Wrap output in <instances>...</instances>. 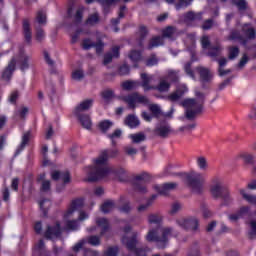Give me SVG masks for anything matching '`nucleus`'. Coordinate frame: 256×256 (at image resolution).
I'll return each instance as SVG.
<instances>
[{
	"label": "nucleus",
	"mask_w": 256,
	"mask_h": 256,
	"mask_svg": "<svg viewBox=\"0 0 256 256\" xmlns=\"http://www.w3.org/2000/svg\"><path fill=\"white\" fill-rule=\"evenodd\" d=\"M118 153L117 149L104 150L94 161V166L87 168V181H99V179H105V177L115 173V170L107 165V161L110 158L117 157Z\"/></svg>",
	"instance_id": "1"
},
{
	"label": "nucleus",
	"mask_w": 256,
	"mask_h": 256,
	"mask_svg": "<svg viewBox=\"0 0 256 256\" xmlns=\"http://www.w3.org/2000/svg\"><path fill=\"white\" fill-rule=\"evenodd\" d=\"M84 201L81 198L73 200L64 214V220L66 221V229L70 231H77L79 229V221H85L89 219V214L81 211Z\"/></svg>",
	"instance_id": "2"
},
{
	"label": "nucleus",
	"mask_w": 256,
	"mask_h": 256,
	"mask_svg": "<svg viewBox=\"0 0 256 256\" xmlns=\"http://www.w3.org/2000/svg\"><path fill=\"white\" fill-rule=\"evenodd\" d=\"M171 237H177L175 228L169 226L163 227L161 229V235H159V228H153L148 231L146 241L149 243H157L158 249H165Z\"/></svg>",
	"instance_id": "3"
},
{
	"label": "nucleus",
	"mask_w": 256,
	"mask_h": 256,
	"mask_svg": "<svg viewBox=\"0 0 256 256\" xmlns=\"http://www.w3.org/2000/svg\"><path fill=\"white\" fill-rule=\"evenodd\" d=\"M196 98H186L180 104L185 109L186 118L189 121H193L201 111H203V103L205 101V95L203 93L196 91Z\"/></svg>",
	"instance_id": "4"
},
{
	"label": "nucleus",
	"mask_w": 256,
	"mask_h": 256,
	"mask_svg": "<svg viewBox=\"0 0 256 256\" xmlns=\"http://www.w3.org/2000/svg\"><path fill=\"white\" fill-rule=\"evenodd\" d=\"M141 87L145 92L147 91H158V93H169L171 89V82L167 78L161 77L157 85H151L153 83L154 76L149 74H141Z\"/></svg>",
	"instance_id": "5"
},
{
	"label": "nucleus",
	"mask_w": 256,
	"mask_h": 256,
	"mask_svg": "<svg viewBox=\"0 0 256 256\" xmlns=\"http://www.w3.org/2000/svg\"><path fill=\"white\" fill-rule=\"evenodd\" d=\"M228 39L229 41H237L240 45H244L245 47L249 41L256 39L255 27L249 23L243 24L241 31L232 30Z\"/></svg>",
	"instance_id": "6"
},
{
	"label": "nucleus",
	"mask_w": 256,
	"mask_h": 256,
	"mask_svg": "<svg viewBox=\"0 0 256 256\" xmlns=\"http://www.w3.org/2000/svg\"><path fill=\"white\" fill-rule=\"evenodd\" d=\"M124 236L122 237V243L128 249V251H132L136 256H147V252L150 251L149 248H136L137 247V237H139V233L132 232L131 227L127 225L124 229ZM129 233H131L129 237Z\"/></svg>",
	"instance_id": "7"
},
{
	"label": "nucleus",
	"mask_w": 256,
	"mask_h": 256,
	"mask_svg": "<svg viewBox=\"0 0 256 256\" xmlns=\"http://www.w3.org/2000/svg\"><path fill=\"white\" fill-rule=\"evenodd\" d=\"M91 107H93V99H87L76 106L74 110V115L78 118L82 127L88 130L93 127V122L91 121V117L84 113L85 111H89Z\"/></svg>",
	"instance_id": "8"
},
{
	"label": "nucleus",
	"mask_w": 256,
	"mask_h": 256,
	"mask_svg": "<svg viewBox=\"0 0 256 256\" xmlns=\"http://www.w3.org/2000/svg\"><path fill=\"white\" fill-rule=\"evenodd\" d=\"M186 182L193 193H203L205 176L201 172L192 171L186 174Z\"/></svg>",
	"instance_id": "9"
},
{
	"label": "nucleus",
	"mask_w": 256,
	"mask_h": 256,
	"mask_svg": "<svg viewBox=\"0 0 256 256\" xmlns=\"http://www.w3.org/2000/svg\"><path fill=\"white\" fill-rule=\"evenodd\" d=\"M210 191L211 195L214 196L215 199H223L226 205H229V203H231V195L229 194V190L223 187L221 180L215 179L210 188Z\"/></svg>",
	"instance_id": "10"
},
{
	"label": "nucleus",
	"mask_w": 256,
	"mask_h": 256,
	"mask_svg": "<svg viewBox=\"0 0 256 256\" xmlns=\"http://www.w3.org/2000/svg\"><path fill=\"white\" fill-rule=\"evenodd\" d=\"M176 225L185 231H197L199 229V220L196 217L178 218Z\"/></svg>",
	"instance_id": "11"
},
{
	"label": "nucleus",
	"mask_w": 256,
	"mask_h": 256,
	"mask_svg": "<svg viewBox=\"0 0 256 256\" xmlns=\"http://www.w3.org/2000/svg\"><path fill=\"white\" fill-rule=\"evenodd\" d=\"M124 101L128 104L130 109H135V107H137V103H142V105H149V98L137 93L126 96Z\"/></svg>",
	"instance_id": "12"
},
{
	"label": "nucleus",
	"mask_w": 256,
	"mask_h": 256,
	"mask_svg": "<svg viewBox=\"0 0 256 256\" xmlns=\"http://www.w3.org/2000/svg\"><path fill=\"white\" fill-rule=\"evenodd\" d=\"M186 93H189V88L185 84H180L177 86L175 92L168 95L167 99L168 101L175 103V101H179L183 95H186Z\"/></svg>",
	"instance_id": "13"
},
{
	"label": "nucleus",
	"mask_w": 256,
	"mask_h": 256,
	"mask_svg": "<svg viewBox=\"0 0 256 256\" xmlns=\"http://www.w3.org/2000/svg\"><path fill=\"white\" fill-rule=\"evenodd\" d=\"M154 189L159 195H167L168 193H171V191L177 189V183L169 182L162 185L156 184L154 185Z\"/></svg>",
	"instance_id": "14"
},
{
	"label": "nucleus",
	"mask_w": 256,
	"mask_h": 256,
	"mask_svg": "<svg viewBox=\"0 0 256 256\" xmlns=\"http://www.w3.org/2000/svg\"><path fill=\"white\" fill-rule=\"evenodd\" d=\"M135 180L138 182L135 186L136 191H138L139 193H147V187H145V185L141 184L140 182L147 183V181L149 180V174L142 173L140 175H137Z\"/></svg>",
	"instance_id": "15"
},
{
	"label": "nucleus",
	"mask_w": 256,
	"mask_h": 256,
	"mask_svg": "<svg viewBox=\"0 0 256 256\" xmlns=\"http://www.w3.org/2000/svg\"><path fill=\"white\" fill-rule=\"evenodd\" d=\"M179 30L175 28V26H167L166 28L162 29V39H170L174 41L179 37Z\"/></svg>",
	"instance_id": "16"
},
{
	"label": "nucleus",
	"mask_w": 256,
	"mask_h": 256,
	"mask_svg": "<svg viewBox=\"0 0 256 256\" xmlns=\"http://www.w3.org/2000/svg\"><path fill=\"white\" fill-rule=\"evenodd\" d=\"M51 178L53 179V181H62L64 184L71 182V174H69V171H54L51 173Z\"/></svg>",
	"instance_id": "17"
},
{
	"label": "nucleus",
	"mask_w": 256,
	"mask_h": 256,
	"mask_svg": "<svg viewBox=\"0 0 256 256\" xmlns=\"http://www.w3.org/2000/svg\"><path fill=\"white\" fill-rule=\"evenodd\" d=\"M45 237L46 239H57L61 237V225L57 223L55 227L49 226L45 232Z\"/></svg>",
	"instance_id": "18"
},
{
	"label": "nucleus",
	"mask_w": 256,
	"mask_h": 256,
	"mask_svg": "<svg viewBox=\"0 0 256 256\" xmlns=\"http://www.w3.org/2000/svg\"><path fill=\"white\" fill-rule=\"evenodd\" d=\"M29 61H31V57L26 55L23 50H20L18 56V63L20 65L21 71H26V69H29Z\"/></svg>",
	"instance_id": "19"
},
{
	"label": "nucleus",
	"mask_w": 256,
	"mask_h": 256,
	"mask_svg": "<svg viewBox=\"0 0 256 256\" xmlns=\"http://www.w3.org/2000/svg\"><path fill=\"white\" fill-rule=\"evenodd\" d=\"M198 73L200 75V80L202 83H209L213 79V72L207 68L199 67Z\"/></svg>",
	"instance_id": "20"
},
{
	"label": "nucleus",
	"mask_w": 256,
	"mask_h": 256,
	"mask_svg": "<svg viewBox=\"0 0 256 256\" xmlns=\"http://www.w3.org/2000/svg\"><path fill=\"white\" fill-rule=\"evenodd\" d=\"M171 133V126L169 124H159L155 128V134L160 137H169Z\"/></svg>",
	"instance_id": "21"
},
{
	"label": "nucleus",
	"mask_w": 256,
	"mask_h": 256,
	"mask_svg": "<svg viewBox=\"0 0 256 256\" xmlns=\"http://www.w3.org/2000/svg\"><path fill=\"white\" fill-rule=\"evenodd\" d=\"M203 13H195V12H188L183 15V21L184 23H193V21H201Z\"/></svg>",
	"instance_id": "22"
},
{
	"label": "nucleus",
	"mask_w": 256,
	"mask_h": 256,
	"mask_svg": "<svg viewBox=\"0 0 256 256\" xmlns=\"http://www.w3.org/2000/svg\"><path fill=\"white\" fill-rule=\"evenodd\" d=\"M15 65H17V60L13 58L10 63L8 64L7 68L2 73V78L6 81L11 79V75H13V71H15Z\"/></svg>",
	"instance_id": "23"
},
{
	"label": "nucleus",
	"mask_w": 256,
	"mask_h": 256,
	"mask_svg": "<svg viewBox=\"0 0 256 256\" xmlns=\"http://www.w3.org/2000/svg\"><path fill=\"white\" fill-rule=\"evenodd\" d=\"M119 46H114L111 52L105 54L104 56V65H109L113 59H118L119 57Z\"/></svg>",
	"instance_id": "24"
},
{
	"label": "nucleus",
	"mask_w": 256,
	"mask_h": 256,
	"mask_svg": "<svg viewBox=\"0 0 256 256\" xmlns=\"http://www.w3.org/2000/svg\"><path fill=\"white\" fill-rule=\"evenodd\" d=\"M34 256H49V253L45 249V242L40 240L34 247L33 251Z\"/></svg>",
	"instance_id": "25"
},
{
	"label": "nucleus",
	"mask_w": 256,
	"mask_h": 256,
	"mask_svg": "<svg viewBox=\"0 0 256 256\" xmlns=\"http://www.w3.org/2000/svg\"><path fill=\"white\" fill-rule=\"evenodd\" d=\"M147 221L149 225H161V223H163V215H161V213L149 214Z\"/></svg>",
	"instance_id": "26"
},
{
	"label": "nucleus",
	"mask_w": 256,
	"mask_h": 256,
	"mask_svg": "<svg viewBox=\"0 0 256 256\" xmlns=\"http://www.w3.org/2000/svg\"><path fill=\"white\" fill-rule=\"evenodd\" d=\"M30 140H31V131H28L23 134L22 142L18 147V149L16 150V155H19V153H21L25 149V147H27V144L29 143Z\"/></svg>",
	"instance_id": "27"
},
{
	"label": "nucleus",
	"mask_w": 256,
	"mask_h": 256,
	"mask_svg": "<svg viewBox=\"0 0 256 256\" xmlns=\"http://www.w3.org/2000/svg\"><path fill=\"white\" fill-rule=\"evenodd\" d=\"M96 223L98 225V227L101 228V232L100 235L103 236L105 233H107L109 231V220L105 219V218H98L96 220Z\"/></svg>",
	"instance_id": "28"
},
{
	"label": "nucleus",
	"mask_w": 256,
	"mask_h": 256,
	"mask_svg": "<svg viewBox=\"0 0 256 256\" xmlns=\"http://www.w3.org/2000/svg\"><path fill=\"white\" fill-rule=\"evenodd\" d=\"M23 31H24L25 41L27 43H31L32 34H31V26L29 24V20L28 19H25L23 21Z\"/></svg>",
	"instance_id": "29"
},
{
	"label": "nucleus",
	"mask_w": 256,
	"mask_h": 256,
	"mask_svg": "<svg viewBox=\"0 0 256 256\" xmlns=\"http://www.w3.org/2000/svg\"><path fill=\"white\" fill-rule=\"evenodd\" d=\"M218 63H219L218 73L220 77H225V75H229V73H231V69H228V70L223 69V67L227 65V58L219 59Z\"/></svg>",
	"instance_id": "30"
},
{
	"label": "nucleus",
	"mask_w": 256,
	"mask_h": 256,
	"mask_svg": "<svg viewBox=\"0 0 256 256\" xmlns=\"http://www.w3.org/2000/svg\"><path fill=\"white\" fill-rule=\"evenodd\" d=\"M196 165L200 171H207V169H209V163L207 162V158L204 156H199L196 158Z\"/></svg>",
	"instance_id": "31"
},
{
	"label": "nucleus",
	"mask_w": 256,
	"mask_h": 256,
	"mask_svg": "<svg viewBox=\"0 0 256 256\" xmlns=\"http://www.w3.org/2000/svg\"><path fill=\"white\" fill-rule=\"evenodd\" d=\"M116 207L115 201L107 200L101 205L102 213H111Z\"/></svg>",
	"instance_id": "32"
},
{
	"label": "nucleus",
	"mask_w": 256,
	"mask_h": 256,
	"mask_svg": "<svg viewBox=\"0 0 256 256\" xmlns=\"http://www.w3.org/2000/svg\"><path fill=\"white\" fill-rule=\"evenodd\" d=\"M96 37L98 39V43L97 44L94 43L93 47H95L96 53L98 55H101L103 53V48L105 47V44L103 42H101L100 39H103V37H105V35L101 34L100 32H96Z\"/></svg>",
	"instance_id": "33"
},
{
	"label": "nucleus",
	"mask_w": 256,
	"mask_h": 256,
	"mask_svg": "<svg viewBox=\"0 0 256 256\" xmlns=\"http://www.w3.org/2000/svg\"><path fill=\"white\" fill-rule=\"evenodd\" d=\"M125 124L128 125L130 129H135V127H139V118L135 115H129L125 120Z\"/></svg>",
	"instance_id": "34"
},
{
	"label": "nucleus",
	"mask_w": 256,
	"mask_h": 256,
	"mask_svg": "<svg viewBox=\"0 0 256 256\" xmlns=\"http://www.w3.org/2000/svg\"><path fill=\"white\" fill-rule=\"evenodd\" d=\"M99 13H94L88 16L85 25H88V27H95L99 23Z\"/></svg>",
	"instance_id": "35"
},
{
	"label": "nucleus",
	"mask_w": 256,
	"mask_h": 256,
	"mask_svg": "<svg viewBox=\"0 0 256 256\" xmlns=\"http://www.w3.org/2000/svg\"><path fill=\"white\" fill-rule=\"evenodd\" d=\"M170 83H175V81H179V70H168L167 76H163Z\"/></svg>",
	"instance_id": "36"
},
{
	"label": "nucleus",
	"mask_w": 256,
	"mask_h": 256,
	"mask_svg": "<svg viewBox=\"0 0 256 256\" xmlns=\"http://www.w3.org/2000/svg\"><path fill=\"white\" fill-rule=\"evenodd\" d=\"M161 45H163V37L156 36L150 40L148 49H155V47H161Z\"/></svg>",
	"instance_id": "37"
},
{
	"label": "nucleus",
	"mask_w": 256,
	"mask_h": 256,
	"mask_svg": "<svg viewBox=\"0 0 256 256\" xmlns=\"http://www.w3.org/2000/svg\"><path fill=\"white\" fill-rule=\"evenodd\" d=\"M39 207L44 215V217L47 215V211L51 207V200L49 199H43L39 201Z\"/></svg>",
	"instance_id": "38"
},
{
	"label": "nucleus",
	"mask_w": 256,
	"mask_h": 256,
	"mask_svg": "<svg viewBox=\"0 0 256 256\" xmlns=\"http://www.w3.org/2000/svg\"><path fill=\"white\" fill-rule=\"evenodd\" d=\"M84 240L86 241V243L92 245L93 247H99V245H101V237L99 236L92 235Z\"/></svg>",
	"instance_id": "39"
},
{
	"label": "nucleus",
	"mask_w": 256,
	"mask_h": 256,
	"mask_svg": "<svg viewBox=\"0 0 256 256\" xmlns=\"http://www.w3.org/2000/svg\"><path fill=\"white\" fill-rule=\"evenodd\" d=\"M139 87V82L137 81H125L122 83V88L125 91H131L133 89H137Z\"/></svg>",
	"instance_id": "40"
},
{
	"label": "nucleus",
	"mask_w": 256,
	"mask_h": 256,
	"mask_svg": "<svg viewBox=\"0 0 256 256\" xmlns=\"http://www.w3.org/2000/svg\"><path fill=\"white\" fill-rule=\"evenodd\" d=\"M155 199H157V195H153L151 199L147 200L145 204L138 206L139 213H143V211H147L149 207L153 205V201H155Z\"/></svg>",
	"instance_id": "41"
},
{
	"label": "nucleus",
	"mask_w": 256,
	"mask_h": 256,
	"mask_svg": "<svg viewBox=\"0 0 256 256\" xmlns=\"http://www.w3.org/2000/svg\"><path fill=\"white\" fill-rule=\"evenodd\" d=\"M221 51H223V47L217 44L216 46L210 48V51L208 52V56L214 59V57H219V55H221Z\"/></svg>",
	"instance_id": "42"
},
{
	"label": "nucleus",
	"mask_w": 256,
	"mask_h": 256,
	"mask_svg": "<svg viewBox=\"0 0 256 256\" xmlns=\"http://www.w3.org/2000/svg\"><path fill=\"white\" fill-rule=\"evenodd\" d=\"M36 21L39 25H45L47 23V14L43 10H39L36 15Z\"/></svg>",
	"instance_id": "43"
},
{
	"label": "nucleus",
	"mask_w": 256,
	"mask_h": 256,
	"mask_svg": "<svg viewBox=\"0 0 256 256\" xmlns=\"http://www.w3.org/2000/svg\"><path fill=\"white\" fill-rule=\"evenodd\" d=\"M85 11L84 7H80L77 9L75 15H74V23L79 24L83 21V13Z\"/></svg>",
	"instance_id": "44"
},
{
	"label": "nucleus",
	"mask_w": 256,
	"mask_h": 256,
	"mask_svg": "<svg viewBox=\"0 0 256 256\" xmlns=\"http://www.w3.org/2000/svg\"><path fill=\"white\" fill-rule=\"evenodd\" d=\"M193 3V0H179V2L175 5L176 11H181V9H186L189 5Z\"/></svg>",
	"instance_id": "45"
},
{
	"label": "nucleus",
	"mask_w": 256,
	"mask_h": 256,
	"mask_svg": "<svg viewBox=\"0 0 256 256\" xmlns=\"http://www.w3.org/2000/svg\"><path fill=\"white\" fill-rule=\"evenodd\" d=\"M239 57V48L237 46H232L229 48L228 59L233 61V59H237Z\"/></svg>",
	"instance_id": "46"
},
{
	"label": "nucleus",
	"mask_w": 256,
	"mask_h": 256,
	"mask_svg": "<svg viewBox=\"0 0 256 256\" xmlns=\"http://www.w3.org/2000/svg\"><path fill=\"white\" fill-rule=\"evenodd\" d=\"M129 138L132 140V143H142V141H145V134L143 133L131 134Z\"/></svg>",
	"instance_id": "47"
},
{
	"label": "nucleus",
	"mask_w": 256,
	"mask_h": 256,
	"mask_svg": "<svg viewBox=\"0 0 256 256\" xmlns=\"http://www.w3.org/2000/svg\"><path fill=\"white\" fill-rule=\"evenodd\" d=\"M128 57L132 63H138V61H141V52L132 50Z\"/></svg>",
	"instance_id": "48"
},
{
	"label": "nucleus",
	"mask_w": 256,
	"mask_h": 256,
	"mask_svg": "<svg viewBox=\"0 0 256 256\" xmlns=\"http://www.w3.org/2000/svg\"><path fill=\"white\" fill-rule=\"evenodd\" d=\"M115 97V93H113V90H104L102 92V98L104 99L105 103H109L111 99Z\"/></svg>",
	"instance_id": "49"
},
{
	"label": "nucleus",
	"mask_w": 256,
	"mask_h": 256,
	"mask_svg": "<svg viewBox=\"0 0 256 256\" xmlns=\"http://www.w3.org/2000/svg\"><path fill=\"white\" fill-rule=\"evenodd\" d=\"M111 127H113V122L109 120H104L99 123V128L101 129V131H103V133H105V131H109Z\"/></svg>",
	"instance_id": "50"
},
{
	"label": "nucleus",
	"mask_w": 256,
	"mask_h": 256,
	"mask_svg": "<svg viewBox=\"0 0 256 256\" xmlns=\"http://www.w3.org/2000/svg\"><path fill=\"white\" fill-rule=\"evenodd\" d=\"M120 203H125L122 207L119 208L121 213H129L131 211V205H129V202L125 201V197L120 198Z\"/></svg>",
	"instance_id": "51"
},
{
	"label": "nucleus",
	"mask_w": 256,
	"mask_h": 256,
	"mask_svg": "<svg viewBox=\"0 0 256 256\" xmlns=\"http://www.w3.org/2000/svg\"><path fill=\"white\" fill-rule=\"evenodd\" d=\"M232 3L238 7L239 11H245L247 9V2L245 0H233Z\"/></svg>",
	"instance_id": "52"
},
{
	"label": "nucleus",
	"mask_w": 256,
	"mask_h": 256,
	"mask_svg": "<svg viewBox=\"0 0 256 256\" xmlns=\"http://www.w3.org/2000/svg\"><path fill=\"white\" fill-rule=\"evenodd\" d=\"M125 9H127V7H120L119 17L111 20L112 25H119L120 19H123V17H125Z\"/></svg>",
	"instance_id": "53"
},
{
	"label": "nucleus",
	"mask_w": 256,
	"mask_h": 256,
	"mask_svg": "<svg viewBox=\"0 0 256 256\" xmlns=\"http://www.w3.org/2000/svg\"><path fill=\"white\" fill-rule=\"evenodd\" d=\"M250 225V239H255L256 237V221L254 219H251L249 222Z\"/></svg>",
	"instance_id": "54"
},
{
	"label": "nucleus",
	"mask_w": 256,
	"mask_h": 256,
	"mask_svg": "<svg viewBox=\"0 0 256 256\" xmlns=\"http://www.w3.org/2000/svg\"><path fill=\"white\" fill-rule=\"evenodd\" d=\"M149 110L154 117H158V115H161V107L157 104H151L149 106Z\"/></svg>",
	"instance_id": "55"
},
{
	"label": "nucleus",
	"mask_w": 256,
	"mask_h": 256,
	"mask_svg": "<svg viewBox=\"0 0 256 256\" xmlns=\"http://www.w3.org/2000/svg\"><path fill=\"white\" fill-rule=\"evenodd\" d=\"M159 63V59L155 54H152L147 60L146 65L147 67H154V65H157Z\"/></svg>",
	"instance_id": "56"
},
{
	"label": "nucleus",
	"mask_w": 256,
	"mask_h": 256,
	"mask_svg": "<svg viewBox=\"0 0 256 256\" xmlns=\"http://www.w3.org/2000/svg\"><path fill=\"white\" fill-rule=\"evenodd\" d=\"M117 255H119V248L118 247H109L104 252V256H117Z\"/></svg>",
	"instance_id": "57"
},
{
	"label": "nucleus",
	"mask_w": 256,
	"mask_h": 256,
	"mask_svg": "<svg viewBox=\"0 0 256 256\" xmlns=\"http://www.w3.org/2000/svg\"><path fill=\"white\" fill-rule=\"evenodd\" d=\"M83 77H85L83 70H75L72 73V79H74V81H81L83 79Z\"/></svg>",
	"instance_id": "58"
},
{
	"label": "nucleus",
	"mask_w": 256,
	"mask_h": 256,
	"mask_svg": "<svg viewBox=\"0 0 256 256\" xmlns=\"http://www.w3.org/2000/svg\"><path fill=\"white\" fill-rule=\"evenodd\" d=\"M139 33H140V39H141V41L139 42V47H143L142 39H145V37H147V27L141 26Z\"/></svg>",
	"instance_id": "59"
},
{
	"label": "nucleus",
	"mask_w": 256,
	"mask_h": 256,
	"mask_svg": "<svg viewBox=\"0 0 256 256\" xmlns=\"http://www.w3.org/2000/svg\"><path fill=\"white\" fill-rule=\"evenodd\" d=\"M181 204L176 202L174 204H172L171 209H170V215H176V213H179V211H181Z\"/></svg>",
	"instance_id": "60"
},
{
	"label": "nucleus",
	"mask_w": 256,
	"mask_h": 256,
	"mask_svg": "<svg viewBox=\"0 0 256 256\" xmlns=\"http://www.w3.org/2000/svg\"><path fill=\"white\" fill-rule=\"evenodd\" d=\"M82 47L86 51H89L92 47H95V43H93L90 39H84L82 42Z\"/></svg>",
	"instance_id": "61"
},
{
	"label": "nucleus",
	"mask_w": 256,
	"mask_h": 256,
	"mask_svg": "<svg viewBox=\"0 0 256 256\" xmlns=\"http://www.w3.org/2000/svg\"><path fill=\"white\" fill-rule=\"evenodd\" d=\"M184 71L191 77V79H195V73L191 70V62L184 65Z\"/></svg>",
	"instance_id": "62"
},
{
	"label": "nucleus",
	"mask_w": 256,
	"mask_h": 256,
	"mask_svg": "<svg viewBox=\"0 0 256 256\" xmlns=\"http://www.w3.org/2000/svg\"><path fill=\"white\" fill-rule=\"evenodd\" d=\"M213 25H215V22H213L212 19H208L206 20L203 25H202V29L204 31H209V29H211V27H213Z\"/></svg>",
	"instance_id": "63"
},
{
	"label": "nucleus",
	"mask_w": 256,
	"mask_h": 256,
	"mask_svg": "<svg viewBox=\"0 0 256 256\" xmlns=\"http://www.w3.org/2000/svg\"><path fill=\"white\" fill-rule=\"evenodd\" d=\"M244 163L251 164L253 161H255V158L251 154H242L241 155Z\"/></svg>",
	"instance_id": "64"
}]
</instances>
